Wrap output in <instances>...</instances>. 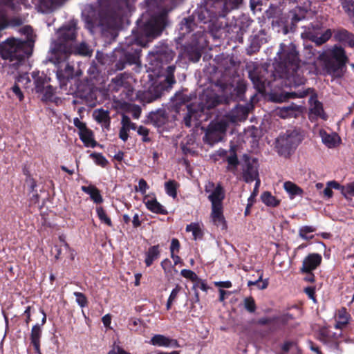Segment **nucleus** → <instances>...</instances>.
<instances>
[{
    "label": "nucleus",
    "mask_w": 354,
    "mask_h": 354,
    "mask_svg": "<svg viewBox=\"0 0 354 354\" xmlns=\"http://www.w3.org/2000/svg\"><path fill=\"white\" fill-rule=\"evenodd\" d=\"M176 56V53L168 46L164 44L156 46L148 54V71H152L156 76L165 77L163 84L149 88L148 91H138L135 93L134 90L128 81L129 77L126 73H120L113 78L108 86V90L113 95V101L110 102L109 109L121 111H141L139 105L132 107L131 102L139 100L143 104L150 103L160 98L162 91L170 88L176 83L174 71L176 65L171 64ZM107 104H109L108 102ZM94 111H105L103 107L95 109Z\"/></svg>",
    "instance_id": "nucleus-1"
},
{
    "label": "nucleus",
    "mask_w": 354,
    "mask_h": 354,
    "mask_svg": "<svg viewBox=\"0 0 354 354\" xmlns=\"http://www.w3.org/2000/svg\"><path fill=\"white\" fill-rule=\"evenodd\" d=\"M299 53L292 42L281 43L272 65L252 64L248 66V75L254 87L260 93L266 91L274 82L275 86L297 88L305 84L306 79L298 73Z\"/></svg>",
    "instance_id": "nucleus-2"
},
{
    "label": "nucleus",
    "mask_w": 354,
    "mask_h": 354,
    "mask_svg": "<svg viewBox=\"0 0 354 354\" xmlns=\"http://www.w3.org/2000/svg\"><path fill=\"white\" fill-rule=\"evenodd\" d=\"M147 42L142 43L138 39H130L121 44L109 55H106L102 64L111 66V69L115 72L122 71L127 66L141 64L140 56L142 48L146 47Z\"/></svg>",
    "instance_id": "nucleus-3"
},
{
    "label": "nucleus",
    "mask_w": 354,
    "mask_h": 354,
    "mask_svg": "<svg viewBox=\"0 0 354 354\" xmlns=\"http://www.w3.org/2000/svg\"><path fill=\"white\" fill-rule=\"evenodd\" d=\"M21 32L26 35L25 40L8 39L0 50L2 59L9 60L10 66L15 69L32 55L34 47L32 28L26 26L22 28Z\"/></svg>",
    "instance_id": "nucleus-4"
},
{
    "label": "nucleus",
    "mask_w": 354,
    "mask_h": 354,
    "mask_svg": "<svg viewBox=\"0 0 354 354\" xmlns=\"http://www.w3.org/2000/svg\"><path fill=\"white\" fill-rule=\"evenodd\" d=\"M192 97L183 92H178L171 98V106L173 111H180L183 106H185L187 111H207L215 108L217 105L223 103V98L213 89L205 90L199 95L197 100L198 109L195 108L193 103H190Z\"/></svg>",
    "instance_id": "nucleus-5"
},
{
    "label": "nucleus",
    "mask_w": 354,
    "mask_h": 354,
    "mask_svg": "<svg viewBox=\"0 0 354 354\" xmlns=\"http://www.w3.org/2000/svg\"><path fill=\"white\" fill-rule=\"evenodd\" d=\"M249 112H227L221 120L212 121L206 129L203 138L205 142L210 146L223 140L230 124H236L245 121Z\"/></svg>",
    "instance_id": "nucleus-6"
},
{
    "label": "nucleus",
    "mask_w": 354,
    "mask_h": 354,
    "mask_svg": "<svg viewBox=\"0 0 354 354\" xmlns=\"http://www.w3.org/2000/svg\"><path fill=\"white\" fill-rule=\"evenodd\" d=\"M77 21L72 19L63 25L57 31L58 38L54 41L51 48V57L49 61L52 63H59L60 60L66 59V50L73 44L77 37Z\"/></svg>",
    "instance_id": "nucleus-7"
},
{
    "label": "nucleus",
    "mask_w": 354,
    "mask_h": 354,
    "mask_svg": "<svg viewBox=\"0 0 354 354\" xmlns=\"http://www.w3.org/2000/svg\"><path fill=\"white\" fill-rule=\"evenodd\" d=\"M303 139V135L299 130L289 129L279 135L275 140L274 147L279 156L287 158L296 149Z\"/></svg>",
    "instance_id": "nucleus-8"
},
{
    "label": "nucleus",
    "mask_w": 354,
    "mask_h": 354,
    "mask_svg": "<svg viewBox=\"0 0 354 354\" xmlns=\"http://www.w3.org/2000/svg\"><path fill=\"white\" fill-rule=\"evenodd\" d=\"M168 10H162L158 14L151 16L140 28V32L147 40L160 35L163 30L168 25Z\"/></svg>",
    "instance_id": "nucleus-9"
},
{
    "label": "nucleus",
    "mask_w": 354,
    "mask_h": 354,
    "mask_svg": "<svg viewBox=\"0 0 354 354\" xmlns=\"http://www.w3.org/2000/svg\"><path fill=\"white\" fill-rule=\"evenodd\" d=\"M85 27L91 32L99 30L104 36L110 34L111 40H115L117 37L111 19L104 13H99L97 16L87 15L85 17Z\"/></svg>",
    "instance_id": "nucleus-10"
},
{
    "label": "nucleus",
    "mask_w": 354,
    "mask_h": 354,
    "mask_svg": "<svg viewBox=\"0 0 354 354\" xmlns=\"http://www.w3.org/2000/svg\"><path fill=\"white\" fill-rule=\"evenodd\" d=\"M204 33L198 30L192 36L191 41L185 46V56L192 62H198L202 55L204 48Z\"/></svg>",
    "instance_id": "nucleus-11"
},
{
    "label": "nucleus",
    "mask_w": 354,
    "mask_h": 354,
    "mask_svg": "<svg viewBox=\"0 0 354 354\" xmlns=\"http://www.w3.org/2000/svg\"><path fill=\"white\" fill-rule=\"evenodd\" d=\"M32 77L34 80L35 90L37 93L42 94L41 100L44 101H53L55 94V88L49 84L50 78L44 73L33 72Z\"/></svg>",
    "instance_id": "nucleus-12"
},
{
    "label": "nucleus",
    "mask_w": 354,
    "mask_h": 354,
    "mask_svg": "<svg viewBox=\"0 0 354 354\" xmlns=\"http://www.w3.org/2000/svg\"><path fill=\"white\" fill-rule=\"evenodd\" d=\"M67 59L60 60L59 63H53L57 66V77L60 82V88L62 90H67V86H71L73 82L76 83L77 79H74L73 66L66 62Z\"/></svg>",
    "instance_id": "nucleus-13"
},
{
    "label": "nucleus",
    "mask_w": 354,
    "mask_h": 354,
    "mask_svg": "<svg viewBox=\"0 0 354 354\" xmlns=\"http://www.w3.org/2000/svg\"><path fill=\"white\" fill-rule=\"evenodd\" d=\"M318 53L317 60L324 62V68L327 74L333 78H340L344 76L346 68L344 62L340 63L329 59L326 50L319 51Z\"/></svg>",
    "instance_id": "nucleus-14"
},
{
    "label": "nucleus",
    "mask_w": 354,
    "mask_h": 354,
    "mask_svg": "<svg viewBox=\"0 0 354 354\" xmlns=\"http://www.w3.org/2000/svg\"><path fill=\"white\" fill-rule=\"evenodd\" d=\"M205 191L208 194V199L212 203V206L222 205L225 198V192L222 185L218 183L215 186L212 182H209L205 185Z\"/></svg>",
    "instance_id": "nucleus-15"
},
{
    "label": "nucleus",
    "mask_w": 354,
    "mask_h": 354,
    "mask_svg": "<svg viewBox=\"0 0 354 354\" xmlns=\"http://www.w3.org/2000/svg\"><path fill=\"white\" fill-rule=\"evenodd\" d=\"M243 0H215L213 7L216 16L224 17L232 10L236 9L242 4Z\"/></svg>",
    "instance_id": "nucleus-16"
},
{
    "label": "nucleus",
    "mask_w": 354,
    "mask_h": 354,
    "mask_svg": "<svg viewBox=\"0 0 354 354\" xmlns=\"http://www.w3.org/2000/svg\"><path fill=\"white\" fill-rule=\"evenodd\" d=\"M307 12L308 9L301 6H297L291 10L288 17L290 21H287L284 27L285 32L287 33L289 30L295 31L297 24L306 18Z\"/></svg>",
    "instance_id": "nucleus-17"
},
{
    "label": "nucleus",
    "mask_w": 354,
    "mask_h": 354,
    "mask_svg": "<svg viewBox=\"0 0 354 354\" xmlns=\"http://www.w3.org/2000/svg\"><path fill=\"white\" fill-rule=\"evenodd\" d=\"M245 162L243 165V179L247 183H250L259 179V171L257 167V162L256 159H250L245 156Z\"/></svg>",
    "instance_id": "nucleus-18"
},
{
    "label": "nucleus",
    "mask_w": 354,
    "mask_h": 354,
    "mask_svg": "<svg viewBox=\"0 0 354 354\" xmlns=\"http://www.w3.org/2000/svg\"><path fill=\"white\" fill-rule=\"evenodd\" d=\"M216 152L220 158H224L227 162V166L226 167L227 171L232 172L234 175H236L239 161L236 151L234 149H231L230 151V155H227L228 151L221 148L216 151Z\"/></svg>",
    "instance_id": "nucleus-19"
},
{
    "label": "nucleus",
    "mask_w": 354,
    "mask_h": 354,
    "mask_svg": "<svg viewBox=\"0 0 354 354\" xmlns=\"http://www.w3.org/2000/svg\"><path fill=\"white\" fill-rule=\"evenodd\" d=\"M313 90L312 88H306L304 89L299 88L298 90L291 91H281L279 94L273 93L271 96L272 101L277 102H281L286 101L290 98H303L307 95H308L310 93H313Z\"/></svg>",
    "instance_id": "nucleus-20"
},
{
    "label": "nucleus",
    "mask_w": 354,
    "mask_h": 354,
    "mask_svg": "<svg viewBox=\"0 0 354 354\" xmlns=\"http://www.w3.org/2000/svg\"><path fill=\"white\" fill-rule=\"evenodd\" d=\"M98 101L97 100L96 91H93L91 89H88V91L83 95H81V97L79 100H73V104H80L83 106L78 107L77 111H86V109L84 106H87L88 109L93 108L96 106Z\"/></svg>",
    "instance_id": "nucleus-21"
},
{
    "label": "nucleus",
    "mask_w": 354,
    "mask_h": 354,
    "mask_svg": "<svg viewBox=\"0 0 354 354\" xmlns=\"http://www.w3.org/2000/svg\"><path fill=\"white\" fill-rule=\"evenodd\" d=\"M65 51L66 59H68L70 55L72 54L85 57H91L93 53V50L85 42H81L80 44L76 45L71 44Z\"/></svg>",
    "instance_id": "nucleus-22"
},
{
    "label": "nucleus",
    "mask_w": 354,
    "mask_h": 354,
    "mask_svg": "<svg viewBox=\"0 0 354 354\" xmlns=\"http://www.w3.org/2000/svg\"><path fill=\"white\" fill-rule=\"evenodd\" d=\"M149 344L155 346L166 348H178L180 345L175 339H171L163 335H154L150 339Z\"/></svg>",
    "instance_id": "nucleus-23"
},
{
    "label": "nucleus",
    "mask_w": 354,
    "mask_h": 354,
    "mask_svg": "<svg viewBox=\"0 0 354 354\" xmlns=\"http://www.w3.org/2000/svg\"><path fill=\"white\" fill-rule=\"evenodd\" d=\"M322 256L317 253L308 254L303 261L301 272H310L317 268L322 262Z\"/></svg>",
    "instance_id": "nucleus-24"
},
{
    "label": "nucleus",
    "mask_w": 354,
    "mask_h": 354,
    "mask_svg": "<svg viewBox=\"0 0 354 354\" xmlns=\"http://www.w3.org/2000/svg\"><path fill=\"white\" fill-rule=\"evenodd\" d=\"M210 218L214 225L217 227H221L223 230L227 227L226 222L223 216V205L212 206Z\"/></svg>",
    "instance_id": "nucleus-25"
},
{
    "label": "nucleus",
    "mask_w": 354,
    "mask_h": 354,
    "mask_svg": "<svg viewBox=\"0 0 354 354\" xmlns=\"http://www.w3.org/2000/svg\"><path fill=\"white\" fill-rule=\"evenodd\" d=\"M319 136L322 138V142L328 147V148H335L337 147L341 142L340 137L337 133L331 132L328 133L324 129L319 130Z\"/></svg>",
    "instance_id": "nucleus-26"
},
{
    "label": "nucleus",
    "mask_w": 354,
    "mask_h": 354,
    "mask_svg": "<svg viewBox=\"0 0 354 354\" xmlns=\"http://www.w3.org/2000/svg\"><path fill=\"white\" fill-rule=\"evenodd\" d=\"M335 38L339 42L348 44L349 47H354V34L344 28H339L335 31Z\"/></svg>",
    "instance_id": "nucleus-27"
},
{
    "label": "nucleus",
    "mask_w": 354,
    "mask_h": 354,
    "mask_svg": "<svg viewBox=\"0 0 354 354\" xmlns=\"http://www.w3.org/2000/svg\"><path fill=\"white\" fill-rule=\"evenodd\" d=\"M351 317L348 313L345 307H342L338 310L335 317V328L337 329H342L349 322Z\"/></svg>",
    "instance_id": "nucleus-28"
},
{
    "label": "nucleus",
    "mask_w": 354,
    "mask_h": 354,
    "mask_svg": "<svg viewBox=\"0 0 354 354\" xmlns=\"http://www.w3.org/2000/svg\"><path fill=\"white\" fill-rule=\"evenodd\" d=\"M80 139L86 147L94 148L97 145V142L94 139L93 131L86 128L82 131H78Z\"/></svg>",
    "instance_id": "nucleus-29"
},
{
    "label": "nucleus",
    "mask_w": 354,
    "mask_h": 354,
    "mask_svg": "<svg viewBox=\"0 0 354 354\" xmlns=\"http://www.w3.org/2000/svg\"><path fill=\"white\" fill-rule=\"evenodd\" d=\"M66 0H39V8L41 12L48 13L53 11Z\"/></svg>",
    "instance_id": "nucleus-30"
},
{
    "label": "nucleus",
    "mask_w": 354,
    "mask_h": 354,
    "mask_svg": "<svg viewBox=\"0 0 354 354\" xmlns=\"http://www.w3.org/2000/svg\"><path fill=\"white\" fill-rule=\"evenodd\" d=\"M41 336V327L39 324L34 325L31 330L30 340L34 346L35 352L38 354L40 353V338Z\"/></svg>",
    "instance_id": "nucleus-31"
},
{
    "label": "nucleus",
    "mask_w": 354,
    "mask_h": 354,
    "mask_svg": "<svg viewBox=\"0 0 354 354\" xmlns=\"http://www.w3.org/2000/svg\"><path fill=\"white\" fill-rule=\"evenodd\" d=\"M308 35L310 40L315 43L316 46H320L326 43L331 37L332 32L330 29H327L320 36H318V35L311 31H309Z\"/></svg>",
    "instance_id": "nucleus-32"
},
{
    "label": "nucleus",
    "mask_w": 354,
    "mask_h": 354,
    "mask_svg": "<svg viewBox=\"0 0 354 354\" xmlns=\"http://www.w3.org/2000/svg\"><path fill=\"white\" fill-rule=\"evenodd\" d=\"M209 78L217 91H221L226 95L231 93L233 86L231 84L222 82L221 77H210Z\"/></svg>",
    "instance_id": "nucleus-33"
},
{
    "label": "nucleus",
    "mask_w": 354,
    "mask_h": 354,
    "mask_svg": "<svg viewBox=\"0 0 354 354\" xmlns=\"http://www.w3.org/2000/svg\"><path fill=\"white\" fill-rule=\"evenodd\" d=\"M144 203L147 208L153 213L162 215H166L168 213L166 208L158 203L156 198L145 201Z\"/></svg>",
    "instance_id": "nucleus-34"
},
{
    "label": "nucleus",
    "mask_w": 354,
    "mask_h": 354,
    "mask_svg": "<svg viewBox=\"0 0 354 354\" xmlns=\"http://www.w3.org/2000/svg\"><path fill=\"white\" fill-rule=\"evenodd\" d=\"M82 190L88 194L95 203L100 204L103 202V198L100 190L94 185L82 186Z\"/></svg>",
    "instance_id": "nucleus-35"
},
{
    "label": "nucleus",
    "mask_w": 354,
    "mask_h": 354,
    "mask_svg": "<svg viewBox=\"0 0 354 354\" xmlns=\"http://www.w3.org/2000/svg\"><path fill=\"white\" fill-rule=\"evenodd\" d=\"M283 188L288 194L290 199H293L296 196H301L304 193L301 188L291 181L285 182L283 183Z\"/></svg>",
    "instance_id": "nucleus-36"
},
{
    "label": "nucleus",
    "mask_w": 354,
    "mask_h": 354,
    "mask_svg": "<svg viewBox=\"0 0 354 354\" xmlns=\"http://www.w3.org/2000/svg\"><path fill=\"white\" fill-rule=\"evenodd\" d=\"M180 26V30L183 35L189 34L196 28V24L193 16L184 18Z\"/></svg>",
    "instance_id": "nucleus-37"
},
{
    "label": "nucleus",
    "mask_w": 354,
    "mask_h": 354,
    "mask_svg": "<svg viewBox=\"0 0 354 354\" xmlns=\"http://www.w3.org/2000/svg\"><path fill=\"white\" fill-rule=\"evenodd\" d=\"M331 55V58H329L330 60H335L340 63L344 62V64L346 65L348 61V58L346 55L345 50L340 46H335L332 50Z\"/></svg>",
    "instance_id": "nucleus-38"
},
{
    "label": "nucleus",
    "mask_w": 354,
    "mask_h": 354,
    "mask_svg": "<svg viewBox=\"0 0 354 354\" xmlns=\"http://www.w3.org/2000/svg\"><path fill=\"white\" fill-rule=\"evenodd\" d=\"M160 256L159 245H153L149 248L146 253V258L145 263L147 267L152 265L153 262L156 260Z\"/></svg>",
    "instance_id": "nucleus-39"
},
{
    "label": "nucleus",
    "mask_w": 354,
    "mask_h": 354,
    "mask_svg": "<svg viewBox=\"0 0 354 354\" xmlns=\"http://www.w3.org/2000/svg\"><path fill=\"white\" fill-rule=\"evenodd\" d=\"M316 231V227L313 225H304L299 227V236L305 241H310L314 238L313 232Z\"/></svg>",
    "instance_id": "nucleus-40"
},
{
    "label": "nucleus",
    "mask_w": 354,
    "mask_h": 354,
    "mask_svg": "<svg viewBox=\"0 0 354 354\" xmlns=\"http://www.w3.org/2000/svg\"><path fill=\"white\" fill-rule=\"evenodd\" d=\"M261 46V41L259 37L257 35L251 37L250 44L246 48V53L248 55H252L257 53Z\"/></svg>",
    "instance_id": "nucleus-41"
},
{
    "label": "nucleus",
    "mask_w": 354,
    "mask_h": 354,
    "mask_svg": "<svg viewBox=\"0 0 354 354\" xmlns=\"http://www.w3.org/2000/svg\"><path fill=\"white\" fill-rule=\"evenodd\" d=\"M110 112H93V117L95 120L102 124V127L105 129H109L110 127Z\"/></svg>",
    "instance_id": "nucleus-42"
},
{
    "label": "nucleus",
    "mask_w": 354,
    "mask_h": 354,
    "mask_svg": "<svg viewBox=\"0 0 354 354\" xmlns=\"http://www.w3.org/2000/svg\"><path fill=\"white\" fill-rule=\"evenodd\" d=\"M261 201L268 207H274L279 205V200L272 196L269 192H264L261 195Z\"/></svg>",
    "instance_id": "nucleus-43"
},
{
    "label": "nucleus",
    "mask_w": 354,
    "mask_h": 354,
    "mask_svg": "<svg viewBox=\"0 0 354 354\" xmlns=\"http://www.w3.org/2000/svg\"><path fill=\"white\" fill-rule=\"evenodd\" d=\"M186 231L192 232L194 240L201 239L203 236V232L201 225L198 223H192L186 226Z\"/></svg>",
    "instance_id": "nucleus-44"
},
{
    "label": "nucleus",
    "mask_w": 354,
    "mask_h": 354,
    "mask_svg": "<svg viewBox=\"0 0 354 354\" xmlns=\"http://www.w3.org/2000/svg\"><path fill=\"white\" fill-rule=\"evenodd\" d=\"M200 112H187L186 115L184 117V123L186 127H191L192 126L198 127L201 122L197 118Z\"/></svg>",
    "instance_id": "nucleus-45"
},
{
    "label": "nucleus",
    "mask_w": 354,
    "mask_h": 354,
    "mask_svg": "<svg viewBox=\"0 0 354 354\" xmlns=\"http://www.w3.org/2000/svg\"><path fill=\"white\" fill-rule=\"evenodd\" d=\"M308 103L310 105L308 111H324L322 103L317 100V95L316 93H313L310 96Z\"/></svg>",
    "instance_id": "nucleus-46"
},
{
    "label": "nucleus",
    "mask_w": 354,
    "mask_h": 354,
    "mask_svg": "<svg viewBox=\"0 0 354 354\" xmlns=\"http://www.w3.org/2000/svg\"><path fill=\"white\" fill-rule=\"evenodd\" d=\"M248 287L256 286L259 290H264L268 286V279L263 280V274H261L259 278L255 281H248L247 283Z\"/></svg>",
    "instance_id": "nucleus-47"
},
{
    "label": "nucleus",
    "mask_w": 354,
    "mask_h": 354,
    "mask_svg": "<svg viewBox=\"0 0 354 354\" xmlns=\"http://www.w3.org/2000/svg\"><path fill=\"white\" fill-rule=\"evenodd\" d=\"M165 192L167 194L173 198H175L177 196L176 192V183L174 180H169L166 182L165 184Z\"/></svg>",
    "instance_id": "nucleus-48"
},
{
    "label": "nucleus",
    "mask_w": 354,
    "mask_h": 354,
    "mask_svg": "<svg viewBox=\"0 0 354 354\" xmlns=\"http://www.w3.org/2000/svg\"><path fill=\"white\" fill-rule=\"evenodd\" d=\"M96 213L102 223L106 224L108 226L112 225L111 218L107 216L106 212L102 207H97L96 208Z\"/></svg>",
    "instance_id": "nucleus-49"
},
{
    "label": "nucleus",
    "mask_w": 354,
    "mask_h": 354,
    "mask_svg": "<svg viewBox=\"0 0 354 354\" xmlns=\"http://www.w3.org/2000/svg\"><path fill=\"white\" fill-rule=\"evenodd\" d=\"M342 6L347 13L348 17L351 18L354 15V1L353 0H341Z\"/></svg>",
    "instance_id": "nucleus-50"
},
{
    "label": "nucleus",
    "mask_w": 354,
    "mask_h": 354,
    "mask_svg": "<svg viewBox=\"0 0 354 354\" xmlns=\"http://www.w3.org/2000/svg\"><path fill=\"white\" fill-rule=\"evenodd\" d=\"M335 334L327 328H322L319 332V340L323 344H328L330 339H332Z\"/></svg>",
    "instance_id": "nucleus-51"
},
{
    "label": "nucleus",
    "mask_w": 354,
    "mask_h": 354,
    "mask_svg": "<svg viewBox=\"0 0 354 354\" xmlns=\"http://www.w3.org/2000/svg\"><path fill=\"white\" fill-rule=\"evenodd\" d=\"M324 50L322 49L321 51ZM319 50H317L315 49L312 45H308L305 47V55L307 59H317V57L319 56Z\"/></svg>",
    "instance_id": "nucleus-52"
},
{
    "label": "nucleus",
    "mask_w": 354,
    "mask_h": 354,
    "mask_svg": "<svg viewBox=\"0 0 354 354\" xmlns=\"http://www.w3.org/2000/svg\"><path fill=\"white\" fill-rule=\"evenodd\" d=\"M233 90L236 93V97L242 99L246 91V84L243 81H239Z\"/></svg>",
    "instance_id": "nucleus-53"
},
{
    "label": "nucleus",
    "mask_w": 354,
    "mask_h": 354,
    "mask_svg": "<svg viewBox=\"0 0 354 354\" xmlns=\"http://www.w3.org/2000/svg\"><path fill=\"white\" fill-rule=\"evenodd\" d=\"M91 158H92L95 162L102 167H106V165L108 163L107 160L106 158L102 156V153H92L90 155Z\"/></svg>",
    "instance_id": "nucleus-54"
},
{
    "label": "nucleus",
    "mask_w": 354,
    "mask_h": 354,
    "mask_svg": "<svg viewBox=\"0 0 354 354\" xmlns=\"http://www.w3.org/2000/svg\"><path fill=\"white\" fill-rule=\"evenodd\" d=\"M121 124H122V127H124V129H127L128 131H129L130 129H132V130L138 129L137 125L135 123L132 122L128 116H127L124 114L122 115Z\"/></svg>",
    "instance_id": "nucleus-55"
},
{
    "label": "nucleus",
    "mask_w": 354,
    "mask_h": 354,
    "mask_svg": "<svg viewBox=\"0 0 354 354\" xmlns=\"http://www.w3.org/2000/svg\"><path fill=\"white\" fill-rule=\"evenodd\" d=\"M261 184L260 179L257 180V182H255V185L254 187V189L252 192L251 193L250 197L248 198V201H249V205H253L255 203V198L259 193V188Z\"/></svg>",
    "instance_id": "nucleus-56"
},
{
    "label": "nucleus",
    "mask_w": 354,
    "mask_h": 354,
    "mask_svg": "<svg viewBox=\"0 0 354 354\" xmlns=\"http://www.w3.org/2000/svg\"><path fill=\"white\" fill-rule=\"evenodd\" d=\"M245 309L250 313H254L256 310V305L252 297H247L244 299Z\"/></svg>",
    "instance_id": "nucleus-57"
},
{
    "label": "nucleus",
    "mask_w": 354,
    "mask_h": 354,
    "mask_svg": "<svg viewBox=\"0 0 354 354\" xmlns=\"http://www.w3.org/2000/svg\"><path fill=\"white\" fill-rule=\"evenodd\" d=\"M73 294L76 298V302L78 305L82 308L85 307L87 304V299L85 295L80 292H75Z\"/></svg>",
    "instance_id": "nucleus-58"
},
{
    "label": "nucleus",
    "mask_w": 354,
    "mask_h": 354,
    "mask_svg": "<svg viewBox=\"0 0 354 354\" xmlns=\"http://www.w3.org/2000/svg\"><path fill=\"white\" fill-rule=\"evenodd\" d=\"M278 7L271 4L268 9L265 12V15L268 19H272L277 17Z\"/></svg>",
    "instance_id": "nucleus-59"
},
{
    "label": "nucleus",
    "mask_w": 354,
    "mask_h": 354,
    "mask_svg": "<svg viewBox=\"0 0 354 354\" xmlns=\"http://www.w3.org/2000/svg\"><path fill=\"white\" fill-rule=\"evenodd\" d=\"M137 133L140 136H142V141L145 142H148L150 141V138H149V130L147 128L143 126H139L137 129Z\"/></svg>",
    "instance_id": "nucleus-60"
},
{
    "label": "nucleus",
    "mask_w": 354,
    "mask_h": 354,
    "mask_svg": "<svg viewBox=\"0 0 354 354\" xmlns=\"http://www.w3.org/2000/svg\"><path fill=\"white\" fill-rule=\"evenodd\" d=\"M344 196L346 198L348 197L354 196V181L350 183H347L344 188Z\"/></svg>",
    "instance_id": "nucleus-61"
},
{
    "label": "nucleus",
    "mask_w": 354,
    "mask_h": 354,
    "mask_svg": "<svg viewBox=\"0 0 354 354\" xmlns=\"http://www.w3.org/2000/svg\"><path fill=\"white\" fill-rule=\"evenodd\" d=\"M180 274L186 278V279H189L192 281H195L197 279L198 277L196 275V274L193 272L192 270H188V269H183L180 271Z\"/></svg>",
    "instance_id": "nucleus-62"
},
{
    "label": "nucleus",
    "mask_w": 354,
    "mask_h": 354,
    "mask_svg": "<svg viewBox=\"0 0 354 354\" xmlns=\"http://www.w3.org/2000/svg\"><path fill=\"white\" fill-rule=\"evenodd\" d=\"M274 117H278L282 119L295 118L297 117L296 112H274Z\"/></svg>",
    "instance_id": "nucleus-63"
},
{
    "label": "nucleus",
    "mask_w": 354,
    "mask_h": 354,
    "mask_svg": "<svg viewBox=\"0 0 354 354\" xmlns=\"http://www.w3.org/2000/svg\"><path fill=\"white\" fill-rule=\"evenodd\" d=\"M198 19L203 24H207L209 21L208 10L206 9H201L197 12Z\"/></svg>",
    "instance_id": "nucleus-64"
}]
</instances>
